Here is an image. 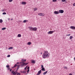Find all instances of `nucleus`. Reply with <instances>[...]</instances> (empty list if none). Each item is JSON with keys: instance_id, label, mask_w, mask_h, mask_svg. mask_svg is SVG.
<instances>
[{"instance_id": "obj_37", "label": "nucleus", "mask_w": 75, "mask_h": 75, "mask_svg": "<svg viewBox=\"0 0 75 75\" xmlns=\"http://www.w3.org/2000/svg\"><path fill=\"white\" fill-rule=\"evenodd\" d=\"M30 71V69H28L27 71H26V72H29V71Z\"/></svg>"}, {"instance_id": "obj_13", "label": "nucleus", "mask_w": 75, "mask_h": 75, "mask_svg": "<svg viewBox=\"0 0 75 75\" xmlns=\"http://www.w3.org/2000/svg\"><path fill=\"white\" fill-rule=\"evenodd\" d=\"M18 64H15L14 65V67H12V68H15V67H16L17 66H18Z\"/></svg>"}, {"instance_id": "obj_4", "label": "nucleus", "mask_w": 75, "mask_h": 75, "mask_svg": "<svg viewBox=\"0 0 75 75\" xmlns=\"http://www.w3.org/2000/svg\"><path fill=\"white\" fill-rule=\"evenodd\" d=\"M32 30L34 31H37V28L36 27L33 28H32Z\"/></svg>"}, {"instance_id": "obj_23", "label": "nucleus", "mask_w": 75, "mask_h": 75, "mask_svg": "<svg viewBox=\"0 0 75 75\" xmlns=\"http://www.w3.org/2000/svg\"><path fill=\"white\" fill-rule=\"evenodd\" d=\"M13 48V47H10L8 48V50H11Z\"/></svg>"}, {"instance_id": "obj_39", "label": "nucleus", "mask_w": 75, "mask_h": 75, "mask_svg": "<svg viewBox=\"0 0 75 75\" xmlns=\"http://www.w3.org/2000/svg\"><path fill=\"white\" fill-rule=\"evenodd\" d=\"M71 35V34H69V35H66V36H69Z\"/></svg>"}, {"instance_id": "obj_5", "label": "nucleus", "mask_w": 75, "mask_h": 75, "mask_svg": "<svg viewBox=\"0 0 75 75\" xmlns=\"http://www.w3.org/2000/svg\"><path fill=\"white\" fill-rule=\"evenodd\" d=\"M28 64H29V63H25V62H23L22 63V64L23 65V66H24V65L25 66H26V65H27Z\"/></svg>"}, {"instance_id": "obj_54", "label": "nucleus", "mask_w": 75, "mask_h": 75, "mask_svg": "<svg viewBox=\"0 0 75 75\" xmlns=\"http://www.w3.org/2000/svg\"><path fill=\"white\" fill-rule=\"evenodd\" d=\"M34 70H35V69H34Z\"/></svg>"}, {"instance_id": "obj_42", "label": "nucleus", "mask_w": 75, "mask_h": 75, "mask_svg": "<svg viewBox=\"0 0 75 75\" xmlns=\"http://www.w3.org/2000/svg\"><path fill=\"white\" fill-rule=\"evenodd\" d=\"M20 64V62H17V63H16V65H17V64Z\"/></svg>"}, {"instance_id": "obj_19", "label": "nucleus", "mask_w": 75, "mask_h": 75, "mask_svg": "<svg viewBox=\"0 0 75 75\" xmlns=\"http://www.w3.org/2000/svg\"><path fill=\"white\" fill-rule=\"evenodd\" d=\"M27 21H28V20H24V21H23V23H26V22H27Z\"/></svg>"}, {"instance_id": "obj_30", "label": "nucleus", "mask_w": 75, "mask_h": 75, "mask_svg": "<svg viewBox=\"0 0 75 75\" xmlns=\"http://www.w3.org/2000/svg\"><path fill=\"white\" fill-rule=\"evenodd\" d=\"M26 71H23V74H25Z\"/></svg>"}, {"instance_id": "obj_2", "label": "nucleus", "mask_w": 75, "mask_h": 75, "mask_svg": "<svg viewBox=\"0 0 75 75\" xmlns=\"http://www.w3.org/2000/svg\"><path fill=\"white\" fill-rule=\"evenodd\" d=\"M20 65H19L18 66H17V68H16V70L15 71H14L13 70L11 71V73H12V74L13 75H16V73L18 71V69L20 68Z\"/></svg>"}, {"instance_id": "obj_52", "label": "nucleus", "mask_w": 75, "mask_h": 75, "mask_svg": "<svg viewBox=\"0 0 75 75\" xmlns=\"http://www.w3.org/2000/svg\"><path fill=\"white\" fill-rule=\"evenodd\" d=\"M11 20H13V19L11 18Z\"/></svg>"}, {"instance_id": "obj_35", "label": "nucleus", "mask_w": 75, "mask_h": 75, "mask_svg": "<svg viewBox=\"0 0 75 75\" xmlns=\"http://www.w3.org/2000/svg\"><path fill=\"white\" fill-rule=\"evenodd\" d=\"M10 57V54H8L7 55V57Z\"/></svg>"}, {"instance_id": "obj_51", "label": "nucleus", "mask_w": 75, "mask_h": 75, "mask_svg": "<svg viewBox=\"0 0 75 75\" xmlns=\"http://www.w3.org/2000/svg\"><path fill=\"white\" fill-rule=\"evenodd\" d=\"M19 64H21V62H19Z\"/></svg>"}, {"instance_id": "obj_28", "label": "nucleus", "mask_w": 75, "mask_h": 75, "mask_svg": "<svg viewBox=\"0 0 75 75\" xmlns=\"http://www.w3.org/2000/svg\"><path fill=\"white\" fill-rule=\"evenodd\" d=\"M72 38H73V36H70V40H71V39H72Z\"/></svg>"}, {"instance_id": "obj_9", "label": "nucleus", "mask_w": 75, "mask_h": 75, "mask_svg": "<svg viewBox=\"0 0 75 75\" xmlns=\"http://www.w3.org/2000/svg\"><path fill=\"white\" fill-rule=\"evenodd\" d=\"M6 68H7V70H10V65H7L6 66Z\"/></svg>"}, {"instance_id": "obj_33", "label": "nucleus", "mask_w": 75, "mask_h": 75, "mask_svg": "<svg viewBox=\"0 0 75 75\" xmlns=\"http://www.w3.org/2000/svg\"><path fill=\"white\" fill-rule=\"evenodd\" d=\"M23 66H24V65L23 64H21V67H23Z\"/></svg>"}, {"instance_id": "obj_43", "label": "nucleus", "mask_w": 75, "mask_h": 75, "mask_svg": "<svg viewBox=\"0 0 75 75\" xmlns=\"http://www.w3.org/2000/svg\"><path fill=\"white\" fill-rule=\"evenodd\" d=\"M73 6H75V3H74L73 4Z\"/></svg>"}, {"instance_id": "obj_7", "label": "nucleus", "mask_w": 75, "mask_h": 75, "mask_svg": "<svg viewBox=\"0 0 75 75\" xmlns=\"http://www.w3.org/2000/svg\"><path fill=\"white\" fill-rule=\"evenodd\" d=\"M64 11L62 10H60L59 11V13H64Z\"/></svg>"}, {"instance_id": "obj_31", "label": "nucleus", "mask_w": 75, "mask_h": 75, "mask_svg": "<svg viewBox=\"0 0 75 75\" xmlns=\"http://www.w3.org/2000/svg\"><path fill=\"white\" fill-rule=\"evenodd\" d=\"M64 69H68V67H64Z\"/></svg>"}, {"instance_id": "obj_44", "label": "nucleus", "mask_w": 75, "mask_h": 75, "mask_svg": "<svg viewBox=\"0 0 75 75\" xmlns=\"http://www.w3.org/2000/svg\"><path fill=\"white\" fill-rule=\"evenodd\" d=\"M29 30H30V31H33V29H30Z\"/></svg>"}, {"instance_id": "obj_34", "label": "nucleus", "mask_w": 75, "mask_h": 75, "mask_svg": "<svg viewBox=\"0 0 75 75\" xmlns=\"http://www.w3.org/2000/svg\"><path fill=\"white\" fill-rule=\"evenodd\" d=\"M21 23V21H18V23Z\"/></svg>"}, {"instance_id": "obj_22", "label": "nucleus", "mask_w": 75, "mask_h": 75, "mask_svg": "<svg viewBox=\"0 0 75 75\" xmlns=\"http://www.w3.org/2000/svg\"><path fill=\"white\" fill-rule=\"evenodd\" d=\"M38 10V8H35L34 9V11H36V10Z\"/></svg>"}, {"instance_id": "obj_10", "label": "nucleus", "mask_w": 75, "mask_h": 75, "mask_svg": "<svg viewBox=\"0 0 75 75\" xmlns=\"http://www.w3.org/2000/svg\"><path fill=\"white\" fill-rule=\"evenodd\" d=\"M54 13L55 14H59V12L58 11H55L54 12Z\"/></svg>"}, {"instance_id": "obj_46", "label": "nucleus", "mask_w": 75, "mask_h": 75, "mask_svg": "<svg viewBox=\"0 0 75 75\" xmlns=\"http://www.w3.org/2000/svg\"><path fill=\"white\" fill-rule=\"evenodd\" d=\"M21 73H22L23 74V71H21Z\"/></svg>"}, {"instance_id": "obj_25", "label": "nucleus", "mask_w": 75, "mask_h": 75, "mask_svg": "<svg viewBox=\"0 0 75 75\" xmlns=\"http://www.w3.org/2000/svg\"><path fill=\"white\" fill-rule=\"evenodd\" d=\"M28 28H29V29H33V27L32 26H30L28 27Z\"/></svg>"}, {"instance_id": "obj_53", "label": "nucleus", "mask_w": 75, "mask_h": 75, "mask_svg": "<svg viewBox=\"0 0 75 75\" xmlns=\"http://www.w3.org/2000/svg\"><path fill=\"white\" fill-rule=\"evenodd\" d=\"M27 74H28V73H26V74L27 75Z\"/></svg>"}, {"instance_id": "obj_16", "label": "nucleus", "mask_w": 75, "mask_h": 75, "mask_svg": "<svg viewBox=\"0 0 75 75\" xmlns=\"http://www.w3.org/2000/svg\"><path fill=\"white\" fill-rule=\"evenodd\" d=\"M47 72H48V71H46L45 72L43 73V75H45V74H46L47 73Z\"/></svg>"}, {"instance_id": "obj_20", "label": "nucleus", "mask_w": 75, "mask_h": 75, "mask_svg": "<svg viewBox=\"0 0 75 75\" xmlns=\"http://www.w3.org/2000/svg\"><path fill=\"white\" fill-rule=\"evenodd\" d=\"M41 70H42V71H45V68L44 67L42 68Z\"/></svg>"}, {"instance_id": "obj_47", "label": "nucleus", "mask_w": 75, "mask_h": 75, "mask_svg": "<svg viewBox=\"0 0 75 75\" xmlns=\"http://www.w3.org/2000/svg\"><path fill=\"white\" fill-rule=\"evenodd\" d=\"M23 62H24L22 61V62H21V64H23Z\"/></svg>"}, {"instance_id": "obj_55", "label": "nucleus", "mask_w": 75, "mask_h": 75, "mask_svg": "<svg viewBox=\"0 0 75 75\" xmlns=\"http://www.w3.org/2000/svg\"><path fill=\"white\" fill-rule=\"evenodd\" d=\"M3 11H4L3 10Z\"/></svg>"}, {"instance_id": "obj_24", "label": "nucleus", "mask_w": 75, "mask_h": 75, "mask_svg": "<svg viewBox=\"0 0 75 75\" xmlns=\"http://www.w3.org/2000/svg\"><path fill=\"white\" fill-rule=\"evenodd\" d=\"M6 28H3L1 29L2 30H6Z\"/></svg>"}, {"instance_id": "obj_49", "label": "nucleus", "mask_w": 75, "mask_h": 75, "mask_svg": "<svg viewBox=\"0 0 75 75\" xmlns=\"http://www.w3.org/2000/svg\"><path fill=\"white\" fill-rule=\"evenodd\" d=\"M42 52H41L40 54L42 55Z\"/></svg>"}, {"instance_id": "obj_36", "label": "nucleus", "mask_w": 75, "mask_h": 75, "mask_svg": "<svg viewBox=\"0 0 75 75\" xmlns=\"http://www.w3.org/2000/svg\"><path fill=\"white\" fill-rule=\"evenodd\" d=\"M27 66H26L25 67L24 69L25 70L27 69Z\"/></svg>"}, {"instance_id": "obj_50", "label": "nucleus", "mask_w": 75, "mask_h": 75, "mask_svg": "<svg viewBox=\"0 0 75 75\" xmlns=\"http://www.w3.org/2000/svg\"><path fill=\"white\" fill-rule=\"evenodd\" d=\"M8 20H10V18H8Z\"/></svg>"}, {"instance_id": "obj_26", "label": "nucleus", "mask_w": 75, "mask_h": 75, "mask_svg": "<svg viewBox=\"0 0 75 75\" xmlns=\"http://www.w3.org/2000/svg\"><path fill=\"white\" fill-rule=\"evenodd\" d=\"M28 45H31V42H29L28 43Z\"/></svg>"}, {"instance_id": "obj_45", "label": "nucleus", "mask_w": 75, "mask_h": 75, "mask_svg": "<svg viewBox=\"0 0 75 75\" xmlns=\"http://www.w3.org/2000/svg\"><path fill=\"white\" fill-rule=\"evenodd\" d=\"M12 70V69H10V72H11V71Z\"/></svg>"}, {"instance_id": "obj_29", "label": "nucleus", "mask_w": 75, "mask_h": 75, "mask_svg": "<svg viewBox=\"0 0 75 75\" xmlns=\"http://www.w3.org/2000/svg\"><path fill=\"white\" fill-rule=\"evenodd\" d=\"M53 2H56L57 1V0H52Z\"/></svg>"}, {"instance_id": "obj_40", "label": "nucleus", "mask_w": 75, "mask_h": 75, "mask_svg": "<svg viewBox=\"0 0 75 75\" xmlns=\"http://www.w3.org/2000/svg\"><path fill=\"white\" fill-rule=\"evenodd\" d=\"M27 69H30V67H28L27 68Z\"/></svg>"}, {"instance_id": "obj_14", "label": "nucleus", "mask_w": 75, "mask_h": 75, "mask_svg": "<svg viewBox=\"0 0 75 75\" xmlns=\"http://www.w3.org/2000/svg\"><path fill=\"white\" fill-rule=\"evenodd\" d=\"M21 61L23 62H26V59H22L21 60Z\"/></svg>"}, {"instance_id": "obj_48", "label": "nucleus", "mask_w": 75, "mask_h": 75, "mask_svg": "<svg viewBox=\"0 0 75 75\" xmlns=\"http://www.w3.org/2000/svg\"><path fill=\"white\" fill-rule=\"evenodd\" d=\"M69 75H72V74H69Z\"/></svg>"}, {"instance_id": "obj_12", "label": "nucleus", "mask_w": 75, "mask_h": 75, "mask_svg": "<svg viewBox=\"0 0 75 75\" xmlns=\"http://www.w3.org/2000/svg\"><path fill=\"white\" fill-rule=\"evenodd\" d=\"M70 28L71 29H73V30H75V27L74 26H71L70 27Z\"/></svg>"}, {"instance_id": "obj_6", "label": "nucleus", "mask_w": 75, "mask_h": 75, "mask_svg": "<svg viewBox=\"0 0 75 75\" xmlns=\"http://www.w3.org/2000/svg\"><path fill=\"white\" fill-rule=\"evenodd\" d=\"M39 16H44V13H39L38 14Z\"/></svg>"}, {"instance_id": "obj_8", "label": "nucleus", "mask_w": 75, "mask_h": 75, "mask_svg": "<svg viewBox=\"0 0 75 75\" xmlns=\"http://www.w3.org/2000/svg\"><path fill=\"white\" fill-rule=\"evenodd\" d=\"M41 73V70H40L38 71V73L36 74V75H40V74Z\"/></svg>"}, {"instance_id": "obj_21", "label": "nucleus", "mask_w": 75, "mask_h": 75, "mask_svg": "<svg viewBox=\"0 0 75 75\" xmlns=\"http://www.w3.org/2000/svg\"><path fill=\"white\" fill-rule=\"evenodd\" d=\"M18 37H21V35L20 34H18Z\"/></svg>"}, {"instance_id": "obj_1", "label": "nucleus", "mask_w": 75, "mask_h": 75, "mask_svg": "<svg viewBox=\"0 0 75 75\" xmlns=\"http://www.w3.org/2000/svg\"><path fill=\"white\" fill-rule=\"evenodd\" d=\"M44 52H45L42 55V57L43 58L45 59V58H48L50 56L48 55L49 53L48 52V51H44Z\"/></svg>"}, {"instance_id": "obj_17", "label": "nucleus", "mask_w": 75, "mask_h": 75, "mask_svg": "<svg viewBox=\"0 0 75 75\" xmlns=\"http://www.w3.org/2000/svg\"><path fill=\"white\" fill-rule=\"evenodd\" d=\"M16 74L17 75H21V74L20 73H18V72H16Z\"/></svg>"}, {"instance_id": "obj_18", "label": "nucleus", "mask_w": 75, "mask_h": 75, "mask_svg": "<svg viewBox=\"0 0 75 75\" xmlns=\"http://www.w3.org/2000/svg\"><path fill=\"white\" fill-rule=\"evenodd\" d=\"M31 62L33 63V64H35V61L34 60H32Z\"/></svg>"}, {"instance_id": "obj_41", "label": "nucleus", "mask_w": 75, "mask_h": 75, "mask_svg": "<svg viewBox=\"0 0 75 75\" xmlns=\"http://www.w3.org/2000/svg\"><path fill=\"white\" fill-rule=\"evenodd\" d=\"M41 68H44L43 67H44V66H43V65H41Z\"/></svg>"}, {"instance_id": "obj_32", "label": "nucleus", "mask_w": 75, "mask_h": 75, "mask_svg": "<svg viewBox=\"0 0 75 75\" xmlns=\"http://www.w3.org/2000/svg\"><path fill=\"white\" fill-rule=\"evenodd\" d=\"M2 14H3V15L6 14V12H3V13H2Z\"/></svg>"}, {"instance_id": "obj_38", "label": "nucleus", "mask_w": 75, "mask_h": 75, "mask_svg": "<svg viewBox=\"0 0 75 75\" xmlns=\"http://www.w3.org/2000/svg\"><path fill=\"white\" fill-rule=\"evenodd\" d=\"M9 2H11L13 1V0H9Z\"/></svg>"}, {"instance_id": "obj_11", "label": "nucleus", "mask_w": 75, "mask_h": 75, "mask_svg": "<svg viewBox=\"0 0 75 75\" xmlns=\"http://www.w3.org/2000/svg\"><path fill=\"white\" fill-rule=\"evenodd\" d=\"M22 4H23V5H25L27 4V2L24 1H23L22 2Z\"/></svg>"}, {"instance_id": "obj_3", "label": "nucleus", "mask_w": 75, "mask_h": 75, "mask_svg": "<svg viewBox=\"0 0 75 75\" xmlns=\"http://www.w3.org/2000/svg\"><path fill=\"white\" fill-rule=\"evenodd\" d=\"M55 30H54V31H50L48 33V34H52V33H53L54 32H55Z\"/></svg>"}, {"instance_id": "obj_15", "label": "nucleus", "mask_w": 75, "mask_h": 75, "mask_svg": "<svg viewBox=\"0 0 75 75\" xmlns=\"http://www.w3.org/2000/svg\"><path fill=\"white\" fill-rule=\"evenodd\" d=\"M62 2H65V3H67L66 0H62Z\"/></svg>"}, {"instance_id": "obj_27", "label": "nucleus", "mask_w": 75, "mask_h": 75, "mask_svg": "<svg viewBox=\"0 0 75 75\" xmlns=\"http://www.w3.org/2000/svg\"><path fill=\"white\" fill-rule=\"evenodd\" d=\"M0 23H3V20H2V19H0Z\"/></svg>"}]
</instances>
